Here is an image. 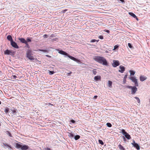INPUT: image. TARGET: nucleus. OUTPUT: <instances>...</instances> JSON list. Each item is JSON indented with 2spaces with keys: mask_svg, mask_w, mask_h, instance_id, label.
Masks as SVG:
<instances>
[{
  "mask_svg": "<svg viewBox=\"0 0 150 150\" xmlns=\"http://www.w3.org/2000/svg\"><path fill=\"white\" fill-rule=\"evenodd\" d=\"M93 59L96 61L100 64H102L103 65H108V63L106 60L103 57L100 56H95L93 58Z\"/></svg>",
  "mask_w": 150,
  "mask_h": 150,
  "instance_id": "nucleus-1",
  "label": "nucleus"
},
{
  "mask_svg": "<svg viewBox=\"0 0 150 150\" xmlns=\"http://www.w3.org/2000/svg\"><path fill=\"white\" fill-rule=\"evenodd\" d=\"M59 53L61 54L67 56L71 60L77 62V63H79L80 62V60H78L75 58L70 55L69 54H68L67 53L63 51L60 50L59 52Z\"/></svg>",
  "mask_w": 150,
  "mask_h": 150,
  "instance_id": "nucleus-2",
  "label": "nucleus"
},
{
  "mask_svg": "<svg viewBox=\"0 0 150 150\" xmlns=\"http://www.w3.org/2000/svg\"><path fill=\"white\" fill-rule=\"evenodd\" d=\"M129 78L132 82L134 83V85L135 86H138L139 85L137 82V79L134 76H130Z\"/></svg>",
  "mask_w": 150,
  "mask_h": 150,
  "instance_id": "nucleus-3",
  "label": "nucleus"
},
{
  "mask_svg": "<svg viewBox=\"0 0 150 150\" xmlns=\"http://www.w3.org/2000/svg\"><path fill=\"white\" fill-rule=\"evenodd\" d=\"M120 64L119 61L118 60H113V63H112V65L114 67H115L119 66Z\"/></svg>",
  "mask_w": 150,
  "mask_h": 150,
  "instance_id": "nucleus-4",
  "label": "nucleus"
},
{
  "mask_svg": "<svg viewBox=\"0 0 150 150\" xmlns=\"http://www.w3.org/2000/svg\"><path fill=\"white\" fill-rule=\"evenodd\" d=\"M136 86H132L131 88V94H134L137 91V88Z\"/></svg>",
  "mask_w": 150,
  "mask_h": 150,
  "instance_id": "nucleus-5",
  "label": "nucleus"
},
{
  "mask_svg": "<svg viewBox=\"0 0 150 150\" xmlns=\"http://www.w3.org/2000/svg\"><path fill=\"white\" fill-rule=\"evenodd\" d=\"M132 145H133V146L134 147L136 148L137 150H138L140 149L139 146L138 144L136 143L134 141H133V143H132Z\"/></svg>",
  "mask_w": 150,
  "mask_h": 150,
  "instance_id": "nucleus-6",
  "label": "nucleus"
},
{
  "mask_svg": "<svg viewBox=\"0 0 150 150\" xmlns=\"http://www.w3.org/2000/svg\"><path fill=\"white\" fill-rule=\"evenodd\" d=\"M11 45L14 47L16 48H19L18 46L17 45V44L15 42L12 41L11 42Z\"/></svg>",
  "mask_w": 150,
  "mask_h": 150,
  "instance_id": "nucleus-7",
  "label": "nucleus"
},
{
  "mask_svg": "<svg viewBox=\"0 0 150 150\" xmlns=\"http://www.w3.org/2000/svg\"><path fill=\"white\" fill-rule=\"evenodd\" d=\"M119 68L120 70H119V71L121 72V73H123V72L125 71V67L122 65L120 66L119 67Z\"/></svg>",
  "mask_w": 150,
  "mask_h": 150,
  "instance_id": "nucleus-8",
  "label": "nucleus"
},
{
  "mask_svg": "<svg viewBox=\"0 0 150 150\" xmlns=\"http://www.w3.org/2000/svg\"><path fill=\"white\" fill-rule=\"evenodd\" d=\"M147 79V77L146 76H140L139 77L140 80L141 81H144V80L146 79Z\"/></svg>",
  "mask_w": 150,
  "mask_h": 150,
  "instance_id": "nucleus-9",
  "label": "nucleus"
},
{
  "mask_svg": "<svg viewBox=\"0 0 150 150\" xmlns=\"http://www.w3.org/2000/svg\"><path fill=\"white\" fill-rule=\"evenodd\" d=\"M18 39L22 43H25L26 45H28L27 42L24 38H19Z\"/></svg>",
  "mask_w": 150,
  "mask_h": 150,
  "instance_id": "nucleus-10",
  "label": "nucleus"
},
{
  "mask_svg": "<svg viewBox=\"0 0 150 150\" xmlns=\"http://www.w3.org/2000/svg\"><path fill=\"white\" fill-rule=\"evenodd\" d=\"M28 149V146L26 145L22 146L21 149L22 150H26Z\"/></svg>",
  "mask_w": 150,
  "mask_h": 150,
  "instance_id": "nucleus-11",
  "label": "nucleus"
},
{
  "mask_svg": "<svg viewBox=\"0 0 150 150\" xmlns=\"http://www.w3.org/2000/svg\"><path fill=\"white\" fill-rule=\"evenodd\" d=\"M94 79L96 81L101 80V76H95L94 78Z\"/></svg>",
  "mask_w": 150,
  "mask_h": 150,
  "instance_id": "nucleus-12",
  "label": "nucleus"
},
{
  "mask_svg": "<svg viewBox=\"0 0 150 150\" xmlns=\"http://www.w3.org/2000/svg\"><path fill=\"white\" fill-rule=\"evenodd\" d=\"M11 52L8 50H6L5 52H4V54H10L11 53Z\"/></svg>",
  "mask_w": 150,
  "mask_h": 150,
  "instance_id": "nucleus-13",
  "label": "nucleus"
},
{
  "mask_svg": "<svg viewBox=\"0 0 150 150\" xmlns=\"http://www.w3.org/2000/svg\"><path fill=\"white\" fill-rule=\"evenodd\" d=\"M112 82L111 81H108V86L110 88H112Z\"/></svg>",
  "mask_w": 150,
  "mask_h": 150,
  "instance_id": "nucleus-14",
  "label": "nucleus"
},
{
  "mask_svg": "<svg viewBox=\"0 0 150 150\" xmlns=\"http://www.w3.org/2000/svg\"><path fill=\"white\" fill-rule=\"evenodd\" d=\"M7 39L8 40L10 41L11 42L13 41L12 37L10 35H8L7 36Z\"/></svg>",
  "mask_w": 150,
  "mask_h": 150,
  "instance_id": "nucleus-15",
  "label": "nucleus"
},
{
  "mask_svg": "<svg viewBox=\"0 0 150 150\" xmlns=\"http://www.w3.org/2000/svg\"><path fill=\"white\" fill-rule=\"evenodd\" d=\"M32 51L31 50H27L26 53V57L31 54Z\"/></svg>",
  "mask_w": 150,
  "mask_h": 150,
  "instance_id": "nucleus-16",
  "label": "nucleus"
},
{
  "mask_svg": "<svg viewBox=\"0 0 150 150\" xmlns=\"http://www.w3.org/2000/svg\"><path fill=\"white\" fill-rule=\"evenodd\" d=\"M127 74H126L124 76V77L123 79V84H125L126 81V79L127 77Z\"/></svg>",
  "mask_w": 150,
  "mask_h": 150,
  "instance_id": "nucleus-17",
  "label": "nucleus"
},
{
  "mask_svg": "<svg viewBox=\"0 0 150 150\" xmlns=\"http://www.w3.org/2000/svg\"><path fill=\"white\" fill-rule=\"evenodd\" d=\"M125 137L128 139H130L131 138L130 136L127 133L125 135Z\"/></svg>",
  "mask_w": 150,
  "mask_h": 150,
  "instance_id": "nucleus-18",
  "label": "nucleus"
},
{
  "mask_svg": "<svg viewBox=\"0 0 150 150\" xmlns=\"http://www.w3.org/2000/svg\"><path fill=\"white\" fill-rule=\"evenodd\" d=\"M16 148L18 149L21 148L22 146V145L19 144L17 143L16 144Z\"/></svg>",
  "mask_w": 150,
  "mask_h": 150,
  "instance_id": "nucleus-19",
  "label": "nucleus"
},
{
  "mask_svg": "<svg viewBox=\"0 0 150 150\" xmlns=\"http://www.w3.org/2000/svg\"><path fill=\"white\" fill-rule=\"evenodd\" d=\"M27 57L30 60H33L34 59L33 57L31 56V55L27 56Z\"/></svg>",
  "mask_w": 150,
  "mask_h": 150,
  "instance_id": "nucleus-20",
  "label": "nucleus"
},
{
  "mask_svg": "<svg viewBox=\"0 0 150 150\" xmlns=\"http://www.w3.org/2000/svg\"><path fill=\"white\" fill-rule=\"evenodd\" d=\"M118 146L120 150H125L124 147L120 144H119Z\"/></svg>",
  "mask_w": 150,
  "mask_h": 150,
  "instance_id": "nucleus-21",
  "label": "nucleus"
},
{
  "mask_svg": "<svg viewBox=\"0 0 150 150\" xmlns=\"http://www.w3.org/2000/svg\"><path fill=\"white\" fill-rule=\"evenodd\" d=\"M129 13L130 15L132 16L134 18L136 17V16L132 12H129Z\"/></svg>",
  "mask_w": 150,
  "mask_h": 150,
  "instance_id": "nucleus-22",
  "label": "nucleus"
},
{
  "mask_svg": "<svg viewBox=\"0 0 150 150\" xmlns=\"http://www.w3.org/2000/svg\"><path fill=\"white\" fill-rule=\"evenodd\" d=\"M9 111V109L8 108L6 107L5 108L4 112L5 113H8Z\"/></svg>",
  "mask_w": 150,
  "mask_h": 150,
  "instance_id": "nucleus-23",
  "label": "nucleus"
},
{
  "mask_svg": "<svg viewBox=\"0 0 150 150\" xmlns=\"http://www.w3.org/2000/svg\"><path fill=\"white\" fill-rule=\"evenodd\" d=\"M80 138V136L79 135H76L74 137V139L75 140H76Z\"/></svg>",
  "mask_w": 150,
  "mask_h": 150,
  "instance_id": "nucleus-24",
  "label": "nucleus"
},
{
  "mask_svg": "<svg viewBox=\"0 0 150 150\" xmlns=\"http://www.w3.org/2000/svg\"><path fill=\"white\" fill-rule=\"evenodd\" d=\"M129 72L130 73V75H134L135 73V72L134 71L132 70H130Z\"/></svg>",
  "mask_w": 150,
  "mask_h": 150,
  "instance_id": "nucleus-25",
  "label": "nucleus"
},
{
  "mask_svg": "<svg viewBox=\"0 0 150 150\" xmlns=\"http://www.w3.org/2000/svg\"><path fill=\"white\" fill-rule=\"evenodd\" d=\"M122 134L125 135V134H127V132H126L124 129H122Z\"/></svg>",
  "mask_w": 150,
  "mask_h": 150,
  "instance_id": "nucleus-26",
  "label": "nucleus"
},
{
  "mask_svg": "<svg viewBox=\"0 0 150 150\" xmlns=\"http://www.w3.org/2000/svg\"><path fill=\"white\" fill-rule=\"evenodd\" d=\"M6 134L8 135L10 137H12L11 134L8 131H6Z\"/></svg>",
  "mask_w": 150,
  "mask_h": 150,
  "instance_id": "nucleus-27",
  "label": "nucleus"
},
{
  "mask_svg": "<svg viewBox=\"0 0 150 150\" xmlns=\"http://www.w3.org/2000/svg\"><path fill=\"white\" fill-rule=\"evenodd\" d=\"M98 41H99V40H97L95 39H93L91 40L90 42H95L96 41L97 42H98Z\"/></svg>",
  "mask_w": 150,
  "mask_h": 150,
  "instance_id": "nucleus-28",
  "label": "nucleus"
},
{
  "mask_svg": "<svg viewBox=\"0 0 150 150\" xmlns=\"http://www.w3.org/2000/svg\"><path fill=\"white\" fill-rule=\"evenodd\" d=\"M98 142L99 143L101 144V145H103L104 144L103 142V141L99 139L98 140Z\"/></svg>",
  "mask_w": 150,
  "mask_h": 150,
  "instance_id": "nucleus-29",
  "label": "nucleus"
},
{
  "mask_svg": "<svg viewBox=\"0 0 150 150\" xmlns=\"http://www.w3.org/2000/svg\"><path fill=\"white\" fill-rule=\"evenodd\" d=\"M134 98L137 100V102L139 103H140V100L139 98L136 97Z\"/></svg>",
  "mask_w": 150,
  "mask_h": 150,
  "instance_id": "nucleus-30",
  "label": "nucleus"
},
{
  "mask_svg": "<svg viewBox=\"0 0 150 150\" xmlns=\"http://www.w3.org/2000/svg\"><path fill=\"white\" fill-rule=\"evenodd\" d=\"M106 125L107 126L109 127H111L112 126V125L110 123H107Z\"/></svg>",
  "mask_w": 150,
  "mask_h": 150,
  "instance_id": "nucleus-31",
  "label": "nucleus"
},
{
  "mask_svg": "<svg viewBox=\"0 0 150 150\" xmlns=\"http://www.w3.org/2000/svg\"><path fill=\"white\" fill-rule=\"evenodd\" d=\"M96 69H94L93 70V72L94 75H96L97 73V71H96Z\"/></svg>",
  "mask_w": 150,
  "mask_h": 150,
  "instance_id": "nucleus-32",
  "label": "nucleus"
},
{
  "mask_svg": "<svg viewBox=\"0 0 150 150\" xmlns=\"http://www.w3.org/2000/svg\"><path fill=\"white\" fill-rule=\"evenodd\" d=\"M38 50L40 51H42V52H48L47 51V50L39 49Z\"/></svg>",
  "mask_w": 150,
  "mask_h": 150,
  "instance_id": "nucleus-33",
  "label": "nucleus"
},
{
  "mask_svg": "<svg viewBox=\"0 0 150 150\" xmlns=\"http://www.w3.org/2000/svg\"><path fill=\"white\" fill-rule=\"evenodd\" d=\"M54 73V71H49V74L50 75H52Z\"/></svg>",
  "mask_w": 150,
  "mask_h": 150,
  "instance_id": "nucleus-34",
  "label": "nucleus"
},
{
  "mask_svg": "<svg viewBox=\"0 0 150 150\" xmlns=\"http://www.w3.org/2000/svg\"><path fill=\"white\" fill-rule=\"evenodd\" d=\"M3 144L5 146H7L8 147H10V148H11V146H10L8 145V144H5V143H3Z\"/></svg>",
  "mask_w": 150,
  "mask_h": 150,
  "instance_id": "nucleus-35",
  "label": "nucleus"
},
{
  "mask_svg": "<svg viewBox=\"0 0 150 150\" xmlns=\"http://www.w3.org/2000/svg\"><path fill=\"white\" fill-rule=\"evenodd\" d=\"M98 38L100 39H103V36L101 35L98 36Z\"/></svg>",
  "mask_w": 150,
  "mask_h": 150,
  "instance_id": "nucleus-36",
  "label": "nucleus"
},
{
  "mask_svg": "<svg viewBox=\"0 0 150 150\" xmlns=\"http://www.w3.org/2000/svg\"><path fill=\"white\" fill-rule=\"evenodd\" d=\"M128 45L129 48H132V46L131 45V44L130 43H128Z\"/></svg>",
  "mask_w": 150,
  "mask_h": 150,
  "instance_id": "nucleus-37",
  "label": "nucleus"
},
{
  "mask_svg": "<svg viewBox=\"0 0 150 150\" xmlns=\"http://www.w3.org/2000/svg\"><path fill=\"white\" fill-rule=\"evenodd\" d=\"M118 47V46L117 45H115L114 47V48L113 49V50H115Z\"/></svg>",
  "mask_w": 150,
  "mask_h": 150,
  "instance_id": "nucleus-38",
  "label": "nucleus"
},
{
  "mask_svg": "<svg viewBox=\"0 0 150 150\" xmlns=\"http://www.w3.org/2000/svg\"><path fill=\"white\" fill-rule=\"evenodd\" d=\"M26 41L27 42H30L31 41V40L29 38H27L26 39Z\"/></svg>",
  "mask_w": 150,
  "mask_h": 150,
  "instance_id": "nucleus-39",
  "label": "nucleus"
},
{
  "mask_svg": "<svg viewBox=\"0 0 150 150\" xmlns=\"http://www.w3.org/2000/svg\"><path fill=\"white\" fill-rule=\"evenodd\" d=\"M12 78L16 79L17 78V76L15 75H13L12 76Z\"/></svg>",
  "mask_w": 150,
  "mask_h": 150,
  "instance_id": "nucleus-40",
  "label": "nucleus"
},
{
  "mask_svg": "<svg viewBox=\"0 0 150 150\" xmlns=\"http://www.w3.org/2000/svg\"><path fill=\"white\" fill-rule=\"evenodd\" d=\"M132 86H126V87L127 88H132Z\"/></svg>",
  "mask_w": 150,
  "mask_h": 150,
  "instance_id": "nucleus-41",
  "label": "nucleus"
},
{
  "mask_svg": "<svg viewBox=\"0 0 150 150\" xmlns=\"http://www.w3.org/2000/svg\"><path fill=\"white\" fill-rule=\"evenodd\" d=\"M43 37L44 38H47L48 37V35L47 34L44 35L43 36Z\"/></svg>",
  "mask_w": 150,
  "mask_h": 150,
  "instance_id": "nucleus-42",
  "label": "nucleus"
},
{
  "mask_svg": "<svg viewBox=\"0 0 150 150\" xmlns=\"http://www.w3.org/2000/svg\"><path fill=\"white\" fill-rule=\"evenodd\" d=\"M72 72L71 71H70L69 73H67V76H70Z\"/></svg>",
  "mask_w": 150,
  "mask_h": 150,
  "instance_id": "nucleus-43",
  "label": "nucleus"
},
{
  "mask_svg": "<svg viewBox=\"0 0 150 150\" xmlns=\"http://www.w3.org/2000/svg\"><path fill=\"white\" fill-rule=\"evenodd\" d=\"M69 136L70 137H73L74 136L73 134L72 133H70Z\"/></svg>",
  "mask_w": 150,
  "mask_h": 150,
  "instance_id": "nucleus-44",
  "label": "nucleus"
},
{
  "mask_svg": "<svg viewBox=\"0 0 150 150\" xmlns=\"http://www.w3.org/2000/svg\"><path fill=\"white\" fill-rule=\"evenodd\" d=\"M67 10V9H65L64 10H63L62 11V12L63 13H65L66 11Z\"/></svg>",
  "mask_w": 150,
  "mask_h": 150,
  "instance_id": "nucleus-45",
  "label": "nucleus"
},
{
  "mask_svg": "<svg viewBox=\"0 0 150 150\" xmlns=\"http://www.w3.org/2000/svg\"><path fill=\"white\" fill-rule=\"evenodd\" d=\"M44 150H51V149L50 148L47 147L45 148Z\"/></svg>",
  "mask_w": 150,
  "mask_h": 150,
  "instance_id": "nucleus-46",
  "label": "nucleus"
},
{
  "mask_svg": "<svg viewBox=\"0 0 150 150\" xmlns=\"http://www.w3.org/2000/svg\"><path fill=\"white\" fill-rule=\"evenodd\" d=\"M71 122L73 123H74L75 122L74 120H71Z\"/></svg>",
  "mask_w": 150,
  "mask_h": 150,
  "instance_id": "nucleus-47",
  "label": "nucleus"
},
{
  "mask_svg": "<svg viewBox=\"0 0 150 150\" xmlns=\"http://www.w3.org/2000/svg\"><path fill=\"white\" fill-rule=\"evenodd\" d=\"M55 35L54 34H52L51 35L50 37H55Z\"/></svg>",
  "mask_w": 150,
  "mask_h": 150,
  "instance_id": "nucleus-48",
  "label": "nucleus"
},
{
  "mask_svg": "<svg viewBox=\"0 0 150 150\" xmlns=\"http://www.w3.org/2000/svg\"><path fill=\"white\" fill-rule=\"evenodd\" d=\"M97 97H98V96H95L93 98H95V99H96V98H97Z\"/></svg>",
  "mask_w": 150,
  "mask_h": 150,
  "instance_id": "nucleus-49",
  "label": "nucleus"
},
{
  "mask_svg": "<svg viewBox=\"0 0 150 150\" xmlns=\"http://www.w3.org/2000/svg\"><path fill=\"white\" fill-rule=\"evenodd\" d=\"M27 44L28 45H26V46H27V47L29 48V45H28V43H27Z\"/></svg>",
  "mask_w": 150,
  "mask_h": 150,
  "instance_id": "nucleus-50",
  "label": "nucleus"
},
{
  "mask_svg": "<svg viewBox=\"0 0 150 150\" xmlns=\"http://www.w3.org/2000/svg\"><path fill=\"white\" fill-rule=\"evenodd\" d=\"M105 31L108 33H109L110 32V31L108 30H106Z\"/></svg>",
  "mask_w": 150,
  "mask_h": 150,
  "instance_id": "nucleus-51",
  "label": "nucleus"
},
{
  "mask_svg": "<svg viewBox=\"0 0 150 150\" xmlns=\"http://www.w3.org/2000/svg\"><path fill=\"white\" fill-rule=\"evenodd\" d=\"M46 56L47 57H51L49 55H46Z\"/></svg>",
  "mask_w": 150,
  "mask_h": 150,
  "instance_id": "nucleus-52",
  "label": "nucleus"
},
{
  "mask_svg": "<svg viewBox=\"0 0 150 150\" xmlns=\"http://www.w3.org/2000/svg\"><path fill=\"white\" fill-rule=\"evenodd\" d=\"M121 2L122 3H124V0H120Z\"/></svg>",
  "mask_w": 150,
  "mask_h": 150,
  "instance_id": "nucleus-53",
  "label": "nucleus"
},
{
  "mask_svg": "<svg viewBox=\"0 0 150 150\" xmlns=\"http://www.w3.org/2000/svg\"><path fill=\"white\" fill-rule=\"evenodd\" d=\"M16 112V110H13V113Z\"/></svg>",
  "mask_w": 150,
  "mask_h": 150,
  "instance_id": "nucleus-54",
  "label": "nucleus"
},
{
  "mask_svg": "<svg viewBox=\"0 0 150 150\" xmlns=\"http://www.w3.org/2000/svg\"><path fill=\"white\" fill-rule=\"evenodd\" d=\"M49 105H52V104H51V103H49Z\"/></svg>",
  "mask_w": 150,
  "mask_h": 150,
  "instance_id": "nucleus-55",
  "label": "nucleus"
},
{
  "mask_svg": "<svg viewBox=\"0 0 150 150\" xmlns=\"http://www.w3.org/2000/svg\"><path fill=\"white\" fill-rule=\"evenodd\" d=\"M1 104V102L0 101V105Z\"/></svg>",
  "mask_w": 150,
  "mask_h": 150,
  "instance_id": "nucleus-56",
  "label": "nucleus"
},
{
  "mask_svg": "<svg viewBox=\"0 0 150 150\" xmlns=\"http://www.w3.org/2000/svg\"><path fill=\"white\" fill-rule=\"evenodd\" d=\"M1 126V124L0 123V126Z\"/></svg>",
  "mask_w": 150,
  "mask_h": 150,
  "instance_id": "nucleus-57",
  "label": "nucleus"
}]
</instances>
